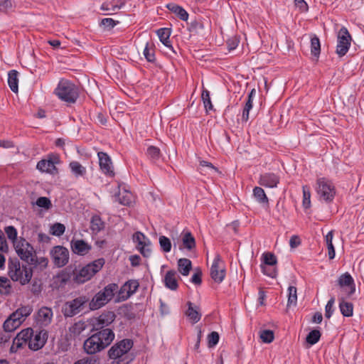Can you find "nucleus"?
I'll return each mask as SVG.
<instances>
[{
	"label": "nucleus",
	"instance_id": "obj_43",
	"mask_svg": "<svg viewBox=\"0 0 364 364\" xmlns=\"http://www.w3.org/2000/svg\"><path fill=\"white\" fill-rule=\"evenodd\" d=\"M302 191H303L302 205L305 209H308L311 207L310 188L307 186H303Z\"/></svg>",
	"mask_w": 364,
	"mask_h": 364
},
{
	"label": "nucleus",
	"instance_id": "obj_50",
	"mask_svg": "<svg viewBox=\"0 0 364 364\" xmlns=\"http://www.w3.org/2000/svg\"><path fill=\"white\" fill-rule=\"evenodd\" d=\"M260 267L264 274L272 278L277 277V272L275 265L261 264Z\"/></svg>",
	"mask_w": 364,
	"mask_h": 364
},
{
	"label": "nucleus",
	"instance_id": "obj_54",
	"mask_svg": "<svg viewBox=\"0 0 364 364\" xmlns=\"http://www.w3.org/2000/svg\"><path fill=\"white\" fill-rule=\"evenodd\" d=\"M260 338L264 343H270L274 338V332L271 330H263L260 331Z\"/></svg>",
	"mask_w": 364,
	"mask_h": 364
},
{
	"label": "nucleus",
	"instance_id": "obj_18",
	"mask_svg": "<svg viewBox=\"0 0 364 364\" xmlns=\"http://www.w3.org/2000/svg\"><path fill=\"white\" fill-rule=\"evenodd\" d=\"M115 319V314L113 312L108 311L102 314L94 323V328L95 331H99L102 329H106V326L111 324Z\"/></svg>",
	"mask_w": 364,
	"mask_h": 364
},
{
	"label": "nucleus",
	"instance_id": "obj_8",
	"mask_svg": "<svg viewBox=\"0 0 364 364\" xmlns=\"http://www.w3.org/2000/svg\"><path fill=\"white\" fill-rule=\"evenodd\" d=\"M316 192L321 200L326 203L331 202L336 195L335 187L332 182L325 178H320L316 181Z\"/></svg>",
	"mask_w": 364,
	"mask_h": 364
},
{
	"label": "nucleus",
	"instance_id": "obj_19",
	"mask_svg": "<svg viewBox=\"0 0 364 364\" xmlns=\"http://www.w3.org/2000/svg\"><path fill=\"white\" fill-rule=\"evenodd\" d=\"M279 183V177L274 173H264L259 177V185L267 188H276Z\"/></svg>",
	"mask_w": 364,
	"mask_h": 364
},
{
	"label": "nucleus",
	"instance_id": "obj_38",
	"mask_svg": "<svg viewBox=\"0 0 364 364\" xmlns=\"http://www.w3.org/2000/svg\"><path fill=\"white\" fill-rule=\"evenodd\" d=\"M117 198L120 204L123 205H129L132 203L133 196L131 192L123 191H119Z\"/></svg>",
	"mask_w": 364,
	"mask_h": 364
},
{
	"label": "nucleus",
	"instance_id": "obj_44",
	"mask_svg": "<svg viewBox=\"0 0 364 364\" xmlns=\"http://www.w3.org/2000/svg\"><path fill=\"white\" fill-rule=\"evenodd\" d=\"M21 325V321H15L10 316L4 321L3 328L5 331L11 332Z\"/></svg>",
	"mask_w": 364,
	"mask_h": 364
},
{
	"label": "nucleus",
	"instance_id": "obj_3",
	"mask_svg": "<svg viewBox=\"0 0 364 364\" xmlns=\"http://www.w3.org/2000/svg\"><path fill=\"white\" fill-rule=\"evenodd\" d=\"M118 285L115 283L105 286L89 301V310L95 311L105 306L112 299L114 294L118 291Z\"/></svg>",
	"mask_w": 364,
	"mask_h": 364
},
{
	"label": "nucleus",
	"instance_id": "obj_40",
	"mask_svg": "<svg viewBox=\"0 0 364 364\" xmlns=\"http://www.w3.org/2000/svg\"><path fill=\"white\" fill-rule=\"evenodd\" d=\"M321 52V44L319 38L314 35L311 38V53L313 56L318 58Z\"/></svg>",
	"mask_w": 364,
	"mask_h": 364
},
{
	"label": "nucleus",
	"instance_id": "obj_45",
	"mask_svg": "<svg viewBox=\"0 0 364 364\" xmlns=\"http://www.w3.org/2000/svg\"><path fill=\"white\" fill-rule=\"evenodd\" d=\"M11 282L5 277H0V294H8L11 291Z\"/></svg>",
	"mask_w": 364,
	"mask_h": 364
},
{
	"label": "nucleus",
	"instance_id": "obj_58",
	"mask_svg": "<svg viewBox=\"0 0 364 364\" xmlns=\"http://www.w3.org/2000/svg\"><path fill=\"white\" fill-rule=\"evenodd\" d=\"M253 107V102L247 100L242 110V120L247 122L249 119V113Z\"/></svg>",
	"mask_w": 364,
	"mask_h": 364
},
{
	"label": "nucleus",
	"instance_id": "obj_52",
	"mask_svg": "<svg viewBox=\"0 0 364 364\" xmlns=\"http://www.w3.org/2000/svg\"><path fill=\"white\" fill-rule=\"evenodd\" d=\"M65 230V227L63 224L56 223L50 227V233L55 236H61Z\"/></svg>",
	"mask_w": 364,
	"mask_h": 364
},
{
	"label": "nucleus",
	"instance_id": "obj_41",
	"mask_svg": "<svg viewBox=\"0 0 364 364\" xmlns=\"http://www.w3.org/2000/svg\"><path fill=\"white\" fill-rule=\"evenodd\" d=\"M297 304V290L294 286L288 288L287 307L295 306Z\"/></svg>",
	"mask_w": 364,
	"mask_h": 364
},
{
	"label": "nucleus",
	"instance_id": "obj_27",
	"mask_svg": "<svg viewBox=\"0 0 364 364\" xmlns=\"http://www.w3.org/2000/svg\"><path fill=\"white\" fill-rule=\"evenodd\" d=\"M167 9L172 13L176 14L181 20L187 21L188 18V14L181 6L171 3L166 5Z\"/></svg>",
	"mask_w": 364,
	"mask_h": 364
},
{
	"label": "nucleus",
	"instance_id": "obj_33",
	"mask_svg": "<svg viewBox=\"0 0 364 364\" xmlns=\"http://www.w3.org/2000/svg\"><path fill=\"white\" fill-rule=\"evenodd\" d=\"M86 328V324L83 321H78L69 328L70 336L73 338L79 336Z\"/></svg>",
	"mask_w": 364,
	"mask_h": 364
},
{
	"label": "nucleus",
	"instance_id": "obj_1",
	"mask_svg": "<svg viewBox=\"0 0 364 364\" xmlns=\"http://www.w3.org/2000/svg\"><path fill=\"white\" fill-rule=\"evenodd\" d=\"M114 339V333L111 328L102 329L87 338L83 348L87 354H95L109 346Z\"/></svg>",
	"mask_w": 364,
	"mask_h": 364
},
{
	"label": "nucleus",
	"instance_id": "obj_35",
	"mask_svg": "<svg viewBox=\"0 0 364 364\" xmlns=\"http://www.w3.org/2000/svg\"><path fill=\"white\" fill-rule=\"evenodd\" d=\"M105 223L99 215H93L90 221V229L92 232L97 233L103 230Z\"/></svg>",
	"mask_w": 364,
	"mask_h": 364
},
{
	"label": "nucleus",
	"instance_id": "obj_29",
	"mask_svg": "<svg viewBox=\"0 0 364 364\" xmlns=\"http://www.w3.org/2000/svg\"><path fill=\"white\" fill-rule=\"evenodd\" d=\"M69 167L75 178L83 177L87 173L86 168L78 161H71L69 164Z\"/></svg>",
	"mask_w": 364,
	"mask_h": 364
},
{
	"label": "nucleus",
	"instance_id": "obj_37",
	"mask_svg": "<svg viewBox=\"0 0 364 364\" xmlns=\"http://www.w3.org/2000/svg\"><path fill=\"white\" fill-rule=\"evenodd\" d=\"M339 308L343 316L350 317L353 316V305L352 303L341 299L339 302Z\"/></svg>",
	"mask_w": 364,
	"mask_h": 364
},
{
	"label": "nucleus",
	"instance_id": "obj_11",
	"mask_svg": "<svg viewBox=\"0 0 364 364\" xmlns=\"http://www.w3.org/2000/svg\"><path fill=\"white\" fill-rule=\"evenodd\" d=\"M133 346V341L130 339H123L115 343L108 351L110 359L120 358L127 354Z\"/></svg>",
	"mask_w": 364,
	"mask_h": 364
},
{
	"label": "nucleus",
	"instance_id": "obj_2",
	"mask_svg": "<svg viewBox=\"0 0 364 364\" xmlns=\"http://www.w3.org/2000/svg\"><path fill=\"white\" fill-rule=\"evenodd\" d=\"M8 274L14 282L25 285L31 281L33 272L31 268L21 264L16 258H10L8 261Z\"/></svg>",
	"mask_w": 364,
	"mask_h": 364
},
{
	"label": "nucleus",
	"instance_id": "obj_6",
	"mask_svg": "<svg viewBox=\"0 0 364 364\" xmlns=\"http://www.w3.org/2000/svg\"><path fill=\"white\" fill-rule=\"evenodd\" d=\"M90 298L87 295H80L74 299L66 301L62 308L65 317H73L83 311L89 306Z\"/></svg>",
	"mask_w": 364,
	"mask_h": 364
},
{
	"label": "nucleus",
	"instance_id": "obj_32",
	"mask_svg": "<svg viewBox=\"0 0 364 364\" xmlns=\"http://www.w3.org/2000/svg\"><path fill=\"white\" fill-rule=\"evenodd\" d=\"M182 243L183 248L191 251L196 247V240L190 232L182 234Z\"/></svg>",
	"mask_w": 364,
	"mask_h": 364
},
{
	"label": "nucleus",
	"instance_id": "obj_13",
	"mask_svg": "<svg viewBox=\"0 0 364 364\" xmlns=\"http://www.w3.org/2000/svg\"><path fill=\"white\" fill-rule=\"evenodd\" d=\"M33 333V331L31 328H27L20 331L13 340V343L10 348L11 352H16L18 348L27 343L28 344Z\"/></svg>",
	"mask_w": 364,
	"mask_h": 364
},
{
	"label": "nucleus",
	"instance_id": "obj_24",
	"mask_svg": "<svg viewBox=\"0 0 364 364\" xmlns=\"http://www.w3.org/2000/svg\"><path fill=\"white\" fill-rule=\"evenodd\" d=\"M52 317L53 311L50 308L42 307L38 310L37 319L41 325H48L51 322Z\"/></svg>",
	"mask_w": 364,
	"mask_h": 364
},
{
	"label": "nucleus",
	"instance_id": "obj_59",
	"mask_svg": "<svg viewBox=\"0 0 364 364\" xmlns=\"http://www.w3.org/2000/svg\"><path fill=\"white\" fill-rule=\"evenodd\" d=\"M38 207L48 209L51 206V202L49 198L46 197H40L36 202Z\"/></svg>",
	"mask_w": 364,
	"mask_h": 364
},
{
	"label": "nucleus",
	"instance_id": "obj_60",
	"mask_svg": "<svg viewBox=\"0 0 364 364\" xmlns=\"http://www.w3.org/2000/svg\"><path fill=\"white\" fill-rule=\"evenodd\" d=\"M118 23V21H116L111 18H103L101 21V24L105 27V28L108 30L114 28Z\"/></svg>",
	"mask_w": 364,
	"mask_h": 364
},
{
	"label": "nucleus",
	"instance_id": "obj_15",
	"mask_svg": "<svg viewBox=\"0 0 364 364\" xmlns=\"http://www.w3.org/2000/svg\"><path fill=\"white\" fill-rule=\"evenodd\" d=\"M139 284L137 280L131 279L126 282L118 291V301H126L138 289Z\"/></svg>",
	"mask_w": 364,
	"mask_h": 364
},
{
	"label": "nucleus",
	"instance_id": "obj_55",
	"mask_svg": "<svg viewBox=\"0 0 364 364\" xmlns=\"http://www.w3.org/2000/svg\"><path fill=\"white\" fill-rule=\"evenodd\" d=\"M5 232L9 240H11L14 244L15 241H17L18 238L17 237V230L14 226H7L4 229Z\"/></svg>",
	"mask_w": 364,
	"mask_h": 364
},
{
	"label": "nucleus",
	"instance_id": "obj_21",
	"mask_svg": "<svg viewBox=\"0 0 364 364\" xmlns=\"http://www.w3.org/2000/svg\"><path fill=\"white\" fill-rule=\"evenodd\" d=\"M178 277L177 272L175 270L168 271L164 278V285L166 288L175 291L178 289Z\"/></svg>",
	"mask_w": 364,
	"mask_h": 364
},
{
	"label": "nucleus",
	"instance_id": "obj_42",
	"mask_svg": "<svg viewBox=\"0 0 364 364\" xmlns=\"http://www.w3.org/2000/svg\"><path fill=\"white\" fill-rule=\"evenodd\" d=\"M143 53L147 61L151 63L155 61L154 44L152 43H146Z\"/></svg>",
	"mask_w": 364,
	"mask_h": 364
},
{
	"label": "nucleus",
	"instance_id": "obj_22",
	"mask_svg": "<svg viewBox=\"0 0 364 364\" xmlns=\"http://www.w3.org/2000/svg\"><path fill=\"white\" fill-rule=\"evenodd\" d=\"M156 34L160 41L171 51L175 53L173 48L170 41V36L171 34V29L168 28H161L156 31Z\"/></svg>",
	"mask_w": 364,
	"mask_h": 364
},
{
	"label": "nucleus",
	"instance_id": "obj_28",
	"mask_svg": "<svg viewBox=\"0 0 364 364\" xmlns=\"http://www.w3.org/2000/svg\"><path fill=\"white\" fill-rule=\"evenodd\" d=\"M70 273L62 271L54 277L53 284L55 287L62 288L70 281Z\"/></svg>",
	"mask_w": 364,
	"mask_h": 364
},
{
	"label": "nucleus",
	"instance_id": "obj_5",
	"mask_svg": "<svg viewBox=\"0 0 364 364\" xmlns=\"http://www.w3.org/2000/svg\"><path fill=\"white\" fill-rule=\"evenodd\" d=\"M55 93L61 100L68 103H75L79 97L78 88L66 80L59 82Z\"/></svg>",
	"mask_w": 364,
	"mask_h": 364
},
{
	"label": "nucleus",
	"instance_id": "obj_53",
	"mask_svg": "<svg viewBox=\"0 0 364 364\" xmlns=\"http://www.w3.org/2000/svg\"><path fill=\"white\" fill-rule=\"evenodd\" d=\"M14 7V2L12 0H1L0 1V12L8 13Z\"/></svg>",
	"mask_w": 364,
	"mask_h": 364
},
{
	"label": "nucleus",
	"instance_id": "obj_63",
	"mask_svg": "<svg viewBox=\"0 0 364 364\" xmlns=\"http://www.w3.org/2000/svg\"><path fill=\"white\" fill-rule=\"evenodd\" d=\"M191 282L196 285H200L202 283V272L198 269L193 274L191 279Z\"/></svg>",
	"mask_w": 364,
	"mask_h": 364
},
{
	"label": "nucleus",
	"instance_id": "obj_46",
	"mask_svg": "<svg viewBox=\"0 0 364 364\" xmlns=\"http://www.w3.org/2000/svg\"><path fill=\"white\" fill-rule=\"evenodd\" d=\"M201 98L206 111L212 110L213 109V106L211 102L210 92L208 90H203Z\"/></svg>",
	"mask_w": 364,
	"mask_h": 364
},
{
	"label": "nucleus",
	"instance_id": "obj_10",
	"mask_svg": "<svg viewBox=\"0 0 364 364\" xmlns=\"http://www.w3.org/2000/svg\"><path fill=\"white\" fill-rule=\"evenodd\" d=\"M351 36L346 28L342 27L338 33L336 53L339 57L344 56L350 46Z\"/></svg>",
	"mask_w": 364,
	"mask_h": 364
},
{
	"label": "nucleus",
	"instance_id": "obj_48",
	"mask_svg": "<svg viewBox=\"0 0 364 364\" xmlns=\"http://www.w3.org/2000/svg\"><path fill=\"white\" fill-rule=\"evenodd\" d=\"M146 155L151 161H156L161 156L160 149L156 146H150L147 148Z\"/></svg>",
	"mask_w": 364,
	"mask_h": 364
},
{
	"label": "nucleus",
	"instance_id": "obj_62",
	"mask_svg": "<svg viewBox=\"0 0 364 364\" xmlns=\"http://www.w3.org/2000/svg\"><path fill=\"white\" fill-rule=\"evenodd\" d=\"M17 310L20 313L21 317L26 319V318H27L32 313L33 308L31 306L27 305L21 306V308H18Z\"/></svg>",
	"mask_w": 364,
	"mask_h": 364
},
{
	"label": "nucleus",
	"instance_id": "obj_36",
	"mask_svg": "<svg viewBox=\"0 0 364 364\" xmlns=\"http://www.w3.org/2000/svg\"><path fill=\"white\" fill-rule=\"evenodd\" d=\"M253 196L258 203L268 205V198L267 197L264 191L261 187L257 186L254 188Z\"/></svg>",
	"mask_w": 364,
	"mask_h": 364
},
{
	"label": "nucleus",
	"instance_id": "obj_26",
	"mask_svg": "<svg viewBox=\"0 0 364 364\" xmlns=\"http://www.w3.org/2000/svg\"><path fill=\"white\" fill-rule=\"evenodd\" d=\"M338 285L341 287H349L350 291L349 294H352L355 291L354 281L351 275L346 272L340 276L338 280Z\"/></svg>",
	"mask_w": 364,
	"mask_h": 364
},
{
	"label": "nucleus",
	"instance_id": "obj_49",
	"mask_svg": "<svg viewBox=\"0 0 364 364\" xmlns=\"http://www.w3.org/2000/svg\"><path fill=\"white\" fill-rule=\"evenodd\" d=\"M321 336V334L318 330H312L306 336V342L311 345H314L319 341Z\"/></svg>",
	"mask_w": 364,
	"mask_h": 364
},
{
	"label": "nucleus",
	"instance_id": "obj_31",
	"mask_svg": "<svg viewBox=\"0 0 364 364\" xmlns=\"http://www.w3.org/2000/svg\"><path fill=\"white\" fill-rule=\"evenodd\" d=\"M179 272L183 276H188L192 268L191 261L186 258H181L178 261Z\"/></svg>",
	"mask_w": 364,
	"mask_h": 364
},
{
	"label": "nucleus",
	"instance_id": "obj_61",
	"mask_svg": "<svg viewBox=\"0 0 364 364\" xmlns=\"http://www.w3.org/2000/svg\"><path fill=\"white\" fill-rule=\"evenodd\" d=\"M151 245L136 246V249L144 257H149L151 255Z\"/></svg>",
	"mask_w": 364,
	"mask_h": 364
},
{
	"label": "nucleus",
	"instance_id": "obj_56",
	"mask_svg": "<svg viewBox=\"0 0 364 364\" xmlns=\"http://www.w3.org/2000/svg\"><path fill=\"white\" fill-rule=\"evenodd\" d=\"M219 334L218 332L216 331H213L211 332L208 336V346L209 348H213L214 346H215L218 341H219Z\"/></svg>",
	"mask_w": 364,
	"mask_h": 364
},
{
	"label": "nucleus",
	"instance_id": "obj_20",
	"mask_svg": "<svg viewBox=\"0 0 364 364\" xmlns=\"http://www.w3.org/2000/svg\"><path fill=\"white\" fill-rule=\"evenodd\" d=\"M70 245L75 254L82 256L87 255L92 248L90 245L82 240H72Z\"/></svg>",
	"mask_w": 364,
	"mask_h": 364
},
{
	"label": "nucleus",
	"instance_id": "obj_57",
	"mask_svg": "<svg viewBox=\"0 0 364 364\" xmlns=\"http://www.w3.org/2000/svg\"><path fill=\"white\" fill-rule=\"evenodd\" d=\"M335 303V298L331 297L328 301L327 302L326 306H325V316L327 318H330L333 313V305Z\"/></svg>",
	"mask_w": 364,
	"mask_h": 364
},
{
	"label": "nucleus",
	"instance_id": "obj_51",
	"mask_svg": "<svg viewBox=\"0 0 364 364\" xmlns=\"http://www.w3.org/2000/svg\"><path fill=\"white\" fill-rule=\"evenodd\" d=\"M263 262L261 264L276 265L277 259L276 256L271 252H265L262 255Z\"/></svg>",
	"mask_w": 364,
	"mask_h": 364
},
{
	"label": "nucleus",
	"instance_id": "obj_12",
	"mask_svg": "<svg viewBox=\"0 0 364 364\" xmlns=\"http://www.w3.org/2000/svg\"><path fill=\"white\" fill-rule=\"evenodd\" d=\"M210 277L215 282L221 283L225 277V268L219 255H216L210 267Z\"/></svg>",
	"mask_w": 364,
	"mask_h": 364
},
{
	"label": "nucleus",
	"instance_id": "obj_64",
	"mask_svg": "<svg viewBox=\"0 0 364 364\" xmlns=\"http://www.w3.org/2000/svg\"><path fill=\"white\" fill-rule=\"evenodd\" d=\"M74 364H97V360L92 358H85L76 361Z\"/></svg>",
	"mask_w": 364,
	"mask_h": 364
},
{
	"label": "nucleus",
	"instance_id": "obj_14",
	"mask_svg": "<svg viewBox=\"0 0 364 364\" xmlns=\"http://www.w3.org/2000/svg\"><path fill=\"white\" fill-rule=\"evenodd\" d=\"M59 158L55 155L48 156V159L39 161L36 168L41 172L55 174L58 172L55 164L59 163Z\"/></svg>",
	"mask_w": 364,
	"mask_h": 364
},
{
	"label": "nucleus",
	"instance_id": "obj_17",
	"mask_svg": "<svg viewBox=\"0 0 364 364\" xmlns=\"http://www.w3.org/2000/svg\"><path fill=\"white\" fill-rule=\"evenodd\" d=\"M46 340L47 334L43 331L36 332V334L33 333L28 343V348L33 350H38L44 346Z\"/></svg>",
	"mask_w": 364,
	"mask_h": 364
},
{
	"label": "nucleus",
	"instance_id": "obj_9",
	"mask_svg": "<svg viewBox=\"0 0 364 364\" xmlns=\"http://www.w3.org/2000/svg\"><path fill=\"white\" fill-rule=\"evenodd\" d=\"M50 256L53 263L57 267H63L69 262V251L61 245L53 247L50 250Z\"/></svg>",
	"mask_w": 364,
	"mask_h": 364
},
{
	"label": "nucleus",
	"instance_id": "obj_30",
	"mask_svg": "<svg viewBox=\"0 0 364 364\" xmlns=\"http://www.w3.org/2000/svg\"><path fill=\"white\" fill-rule=\"evenodd\" d=\"M18 73L15 70H11L8 73V84L10 89L15 93L18 91Z\"/></svg>",
	"mask_w": 364,
	"mask_h": 364
},
{
	"label": "nucleus",
	"instance_id": "obj_7",
	"mask_svg": "<svg viewBox=\"0 0 364 364\" xmlns=\"http://www.w3.org/2000/svg\"><path fill=\"white\" fill-rule=\"evenodd\" d=\"M14 247L18 256L23 261L33 264L36 261V252L33 246L23 237L14 242Z\"/></svg>",
	"mask_w": 364,
	"mask_h": 364
},
{
	"label": "nucleus",
	"instance_id": "obj_25",
	"mask_svg": "<svg viewBox=\"0 0 364 364\" xmlns=\"http://www.w3.org/2000/svg\"><path fill=\"white\" fill-rule=\"evenodd\" d=\"M187 305L188 308L186 312V316L193 323L198 322L201 318V314L199 312V308L198 306L193 307V304L191 301H188Z\"/></svg>",
	"mask_w": 364,
	"mask_h": 364
},
{
	"label": "nucleus",
	"instance_id": "obj_16",
	"mask_svg": "<svg viewBox=\"0 0 364 364\" xmlns=\"http://www.w3.org/2000/svg\"><path fill=\"white\" fill-rule=\"evenodd\" d=\"M99 165L102 172L108 177L114 176V166L109 156L103 151L97 153Z\"/></svg>",
	"mask_w": 364,
	"mask_h": 364
},
{
	"label": "nucleus",
	"instance_id": "obj_23",
	"mask_svg": "<svg viewBox=\"0 0 364 364\" xmlns=\"http://www.w3.org/2000/svg\"><path fill=\"white\" fill-rule=\"evenodd\" d=\"M124 1L123 0H113L109 2H104L100 9L102 11H107L108 15L114 14L117 10L120 9L124 6Z\"/></svg>",
	"mask_w": 364,
	"mask_h": 364
},
{
	"label": "nucleus",
	"instance_id": "obj_47",
	"mask_svg": "<svg viewBox=\"0 0 364 364\" xmlns=\"http://www.w3.org/2000/svg\"><path fill=\"white\" fill-rule=\"evenodd\" d=\"M159 242L161 249L164 252H169L171 250V242L170 239L164 235H161L159 238Z\"/></svg>",
	"mask_w": 364,
	"mask_h": 364
},
{
	"label": "nucleus",
	"instance_id": "obj_34",
	"mask_svg": "<svg viewBox=\"0 0 364 364\" xmlns=\"http://www.w3.org/2000/svg\"><path fill=\"white\" fill-rule=\"evenodd\" d=\"M132 240L136 246L151 245L149 238L140 231H137L133 235Z\"/></svg>",
	"mask_w": 364,
	"mask_h": 364
},
{
	"label": "nucleus",
	"instance_id": "obj_4",
	"mask_svg": "<svg viewBox=\"0 0 364 364\" xmlns=\"http://www.w3.org/2000/svg\"><path fill=\"white\" fill-rule=\"evenodd\" d=\"M104 258H99L80 269L74 273L73 280L77 284H83L97 273L105 265Z\"/></svg>",
	"mask_w": 364,
	"mask_h": 364
},
{
	"label": "nucleus",
	"instance_id": "obj_39",
	"mask_svg": "<svg viewBox=\"0 0 364 364\" xmlns=\"http://www.w3.org/2000/svg\"><path fill=\"white\" fill-rule=\"evenodd\" d=\"M333 231L328 232L325 236V241L328 248V255L330 259H333L336 255L334 246L333 245Z\"/></svg>",
	"mask_w": 364,
	"mask_h": 364
}]
</instances>
